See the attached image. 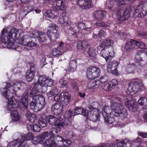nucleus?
Segmentation results:
<instances>
[{"mask_svg":"<svg viewBox=\"0 0 147 147\" xmlns=\"http://www.w3.org/2000/svg\"><path fill=\"white\" fill-rule=\"evenodd\" d=\"M35 33L37 35L35 36L34 34L33 36L34 37L37 38L41 43L44 42L46 41V35L42 34H40V32L38 31H36Z\"/></svg>","mask_w":147,"mask_h":147,"instance_id":"nucleus-30","label":"nucleus"},{"mask_svg":"<svg viewBox=\"0 0 147 147\" xmlns=\"http://www.w3.org/2000/svg\"><path fill=\"white\" fill-rule=\"evenodd\" d=\"M34 98L36 100V103L39 105L38 106V107H39L37 111H40L45 107V105L46 103L45 98L40 95H34Z\"/></svg>","mask_w":147,"mask_h":147,"instance_id":"nucleus-17","label":"nucleus"},{"mask_svg":"<svg viewBox=\"0 0 147 147\" xmlns=\"http://www.w3.org/2000/svg\"><path fill=\"white\" fill-rule=\"evenodd\" d=\"M135 48H139L140 49H146L147 48V46L142 42L136 40V43L135 44Z\"/></svg>","mask_w":147,"mask_h":147,"instance_id":"nucleus-40","label":"nucleus"},{"mask_svg":"<svg viewBox=\"0 0 147 147\" xmlns=\"http://www.w3.org/2000/svg\"><path fill=\"white\" fill-rule=\"evenodd\" d=\"M33 134L31 133L22 135L21 139L18 138L9 142L7 147H28L27 141L32 140L34 138Z\"/></svg>","mask_w":147,"mask_h":147,"instance_id":"nucleus-5","label":"nucleus"},{"mask_svg":"<svg viewBox=\"0 0 147 147\" xmlns=\"http://www.w3.org/2000/svg\"><path fill=\"white\" fill-rule=\"evenodd\" d=\"M96 35H98V36L100 38L104 37L107 35L106 32L104 30H101L99 31L98 34H96Z\"/></svg>","mask_w":147,"mask_h":147,"instance_id":"nucleus-51","label":"nucleus"},{"mask_svg":"<svg viewBox=\"0 0 147 147\" xmlns=\"http://www.w3.org/2000/svg\"><path fill=\"white\" fill-rule=\"evenodd\" d=\"M102 42L105 45V47L104 48L108 49L109 50H111V48H113L114 42L112 40L110 39H107L104 40Z\"/></svg>","mask_w":147,"mask_h":147,"instance_id":"nucleus-32","label":"nucleus"},{"mask_svg":"<svg viewBox=\"0 0 147 147\" xmlns=\"http://www.w3.org/2000/svg\"><path fill=\"white\" fill-rule=\"evenodd\" d=\"M125 104L127 108L131 111H136L138 109L136 104L132 100H127L125 102Z\"/></svg>","mask_w":147,"mask_h":147,"instance_id":"nucleus-21","label":"nucleus"},{"mask_svg":"<svg viewBox=\"0 0 147 147\" xmlns=\"http://www.w3.org/2000/svg\"><path fill=\"white\" fill-rule=\"evenodd\" d=\"M115 34L121 39L125 38L127 35V33L125 32L124 33L121 31H119L118 32H116L115 33Z\"/></svg>","mask_w":147,"mask_h":147,"instance_id":"nucleus-42","label":"nucleus"},{"mask_svg":"<svg viewBox=\"0 0 147 147\" xmlns=\"http://www.w3.org/2000/svg\"><path fill=\"white\" fill-rule=\"evenodd\" d=\"M103 88L105 90L107 91H110L111 90V88H112V87L109 82L108 83L105 84Z\"/></svg>","mask_w":147,"mask_h":147,"instance_id":"nucleus-54","label":"nucleus"},{"mask_svg":"<svg viewBox=\"0 0 147 147\" xmlns=\"http://www.w3.org/2000/svg\"><path fill=\"white\" fill-rule=\"evenodd\" d=\"M135 61L140 66L143 67L144 65V61H147V51L142 50L136 51Z\"/></svg>","mask_w":147,"mask_h":147,"instance_id":"nucleus-7","label":"nucleus"},{"mask_svg":"<svg viewBox=\"0 0 147 147\" xmlns=\"http://www.w3.org/2000/svg\"><path fill=\"white\" fill-rule=\"evenodd\" d=\"M54 83L53 81L50 78H47V86L50 87L52 86Z\"/></svg>","mask_w":147,"mask_h":147,"instance_id":"nucleus-53","label":"nucleus"},{"mask_svg":"<svg viewBox=\"0 0 147 147\" xmlns=\"http://www.w3.org/2000/svg\"><path fill=\"white\" fill-rule=\"evenodd\" d=\"M95 24L96 26H102L104 27H107L108 26V25L104 22H97Z\"/></svg>","mask_w":147,"mask_h":147,"instance_id":"nucleus-60","label":"nucleus"},{"mask_svg":"<svg viewBox=\"0 0 147 147\" xmlns=\"http://www.w3.org/2000/svg\"><path fill=\"white\" fill-rule=\"evenodd\" d=\"M103 117L105 122L107 123L111 124L114 121V118L113 117L109 116V115Z\"/></svg>","mask_w":147,"mask_h":147,"instance_id":"nucleus-45","label":"nucleus"},{"mask_svg":"<svg viewBox=\"0 0 147 147\" xmlns=\"http://www.w3.org/2000/svg\"><path fill=\"white\" fill-rule=\"evenodd\" d=\"M63 93V92H62L59 94H58L56 95L54 97L55 100L59 102H61L62 101H63L62 97Z\"/></svg>","mask_w":147,"mask_h":147,"instance_id":"nucleus-49","label":"nucleus"},{"mask_svg":"<svg viewBox=\"0 0 147 147\" xmlns=\"http://www.w3.org/2000/svg\"><path fill=\"white\" fill-rule=\"evenodd\" d=\"M63 96H64L63 97H62L63 101L64 100L66 103H69L71 98L70 95H68L67 92H63Z\"/></svg>","mask_w":147,"mask_h":147,"instance_id":"nucleus-43","label":"nucleus"},{"mask_svg":"<svg viewBox=\"0 0 147 147\" xmlns=\"http://www.w3.org/2000/svg\"><path fill=\"white\" fill-rule=\"evenodd\" d=\"M135 68V67L134 63L130 64L128 66V67L127 68V71L129 74L134 73Z\"/></svg>","mask_w":147,"mask_h":147,"instance_id":"nucleus-46","label":"nucleus"},{"mask_svg":"<svg viewBox=\"0 0 147 147\" xmlns=\"http://www.w3.org/2000/svg\"><path fill=\"white\" fill-rule=\"evenodd\" d=\"M82 44V46L84 49H87L89 47V44L87 43V41L84 40L81 41Z\"/></svg>","mask_w":147,"mask_h":147,"instance_id":"nucleus-59","label":"nucleus"},{"mask_svg":"<svg viewBox=\"0 0 147 147\" xmlns=\"http://www.w3.org/2000/svg\"><path fill=\"white\" fill-rule=\"evenodd\" d=\"M55 17L54 15L52 14V12L50 10L47 11V18H54Z\"/></svg>","mask_w":147,"mask_h":147,"instance_id":"nucleus-58","label":"nucleus"},{"mask_svg":"<svg viewBox=\"0 0 147 147\" xmlns=\"http://www.w3.org/2000/svg\"><path fill=\"white\" fill-rule=\"evenodd\" d=\"M54 7L59 10H63L65 7L63 0H58L55 1L52 4Z\"/></svg>","mask_w":147,"mask_h":147,"instance_id":"nucleus-24","label":"nucleus"},{"mask_svg":"<svg viewBox=\"0 0 147 147\" xmlns=\"http://www.w3.org/2000/svg\"><path fill=\"white\" fill-rule=\"evenodd\" d=\"M107 12L105 10H98L95 11L93 13L95 20H102L105 18Z\"/></svg>","mask_w":147,"mask_h":147,"instance_id":"nucleus-19","label":"nucleus"},{"mask_svg":"<svg viewBox=\"0 0 147 147\" xmlns=\"http://www.w3.org/2000/svg\"><path fill=\"white\" fill-rule=\"evenodd\" d=\"M136 43V40L131 39L130 41H128L125 47V50L128 51L131 49H135V44Z\"/></svg>","mask_w":147,"mask_h":147,"instance_id":"nucleus-27","label":"nucleus"},{"mask_svg":"<svg viewBox=\"0 0 147 147\" xmlns=\"http://www.w3.org/2000/svg\"><path fill=\"white\" fill-rule=\"evenodd\" d=\"M138 134L139 135L143 138H147V133H142L140 132H138Z\"/></svg>","mask_w":147,"mask_h":147,"instance_id":"nucleus-64","label":"nucleus"},{"mask_svg":"<svg viewBox=\"0 0 147 147\" xmlns=\"http://www.w3.org/2000/svg\"><path fill=\"white\" fill-rule=\"evenodd\" d=\"M46 132H44L39 136L38 142L36 145L35 147H46Z\"/></svg>","mask_w":147,"mask_h":147,"instance_id":"nucleus-22","label":"nucleus"},{"mask_svg":"<svg viewBox=\"0 0 147 147\" xmlns=\"http://www.w3.org/2000/svg\"><path fill=\"white\" fill-rule=\"evenodd\" d=\"M71 121H69L68 119H66L61 122H59V120H58L57 124H56V127L57 128L60 129L66 125H69L71 123Z\"/></svg>","mask_w":147,"mask_h":147,"instance_id":"nucleus-29","label":"nucleus"},{"mask_svg":"<svg viewBox=\"0 0 147 147\" xmlns=\"http://www.w3.org/2000/svg\"><path fill=\"white\" fill-rule=\"evenodd\" d=\"M47 147H62L60 145H59L54 141L53 136L48 140H47Z\"/></svg>","mask_w":147,"mask_h":147,"instance_id":"nucleus-31","label":"nucleus"},{"mask_svg":"<svg viewBox=\"0 0 147 147\" xmlns=\"http://www.w3.org/2000/svg\"><path fill=\"white\" fill-rule=\"evenodd\" d=\"M78 3L80 7L82 9L89 8L92 6V0H78Z\"/></svg>","mask_w":147,"mask_h":147,"instance_id":"nucleus-20","label":"nucleus"},{"mask_svg":"<svg viewBox=\"0 0 147 147\" xmlns=\"http://www.w3.org/2000/svg\"><path fill=\"white\" fill-rule=\"evenodd\" d=\"M26 116L28 120L32 123L34 122L36 118V115L34 114H32L29 111H26Z\"/></svg>","mask_w":147,"mask_h":147,"instance_id":"nucleus-34","label":"nucleus"},{"mask_svg":"<svg viewBox=\"0 0 147 147\" xmlns=\"http://www.w3.org/2000/svg\"><path fill=\"white\" fill-rule=\"evenodd\" d=\"M7 85L5 88L0 89L2 94L6 98H8L9 96L11 97V95L13 96V93L16 94V92L13 89L14 88H17L20 90L23 89L25 84L22 81H15L13 83V86L8 83Z\"/></svg>","mask_w":147,"mask_h":147,"instance_id":"nucleus-4","label":"nucleus"},{"mask_svg":"<svg viewBox=\"0 0 147 147\" xmlns=\"http://www.w3.org/2000/svg\"><path fill=\"white\" fill-rule=\"evenodd\" d=\"M77 49H79L83 50V46L81 41H78L77 42Z\"/></svg>","mask_w":147,"mask_h":147,"instance_id":"nucleus-63","label":"nucleus"},{"mask_svg":"<svg viewBox=\"0 0 147 147\" xmlns=\"http://www.w3.org/2000/svg\"><path fill=\"white\" fill-rule=\"evenodd\" d=\"M126 0H115V3H116L119 6L125 4Z\"/></svg>","mask_w":147,"mask_h":147,"instance_id":"nucleus-52","label":"nucleus"},{"mask_svg":"<svg viewBox=\"0 0 147 147\" xmlns=\"http://www.w3.org/2000/svg\"><path fill=\"white\" fill-rule=\"evenodd\" d=\"M67 115L68 116L69 118L67 119L69 120V121L71 120L72 121V119H71L73 115L74 116V115L73 114V113L72 111L70 110H69L68 111Z\"/></svg>","mask_w":147,"mask_h":147,"instance_id":"nucleus-62","label":"nucleus"},{"mask_svg":"<svg viewBox=\"0 0 147 147\" xmlns=\"http://www.w3.org/2000/svg\"><path fill=\"white\" fill-rule=\"evenodd\" d=\"M48 119V122L51 125H54L56 127V124H57L58 121V119L57 117H55L53 115H49L47 117Z\"/></svg>","mask_w":147,"mask_h":147,"instance_id":"nucleus-28","label":"nucleus"},{"mask_svg":"<svg viewBox=\"0 0 147 147\" xmlns=\"http://www.w3.org/2000/svg\"><path fill=\"white\" fill-rule=\"evenodd\" d=\"M118 63L116 61H113L109 62L107 64V69L109 73H111L115 75H117L118 71L117 70Z\"/></svg>","mask_w":147,"mask_h":147,"instance_id":"nucleus-16","label":"nucleus"},{"mask_svg":"<svg viewBox=\"0 0 147 147\" xmlns=\"http://www.w3.org/2000/svg\"><path fill=\"white\" fill-rule=\"evenodd\" d=\"M59 84L62 88H64L65 87L68 88L69 87L67 81L63 79L60 80Z\"/></svg>","mask_w":147,"mask_h":147,"instance_id":"nucleus-41","label":"nucleus"},{"mask_svg":"<svg viewBox=\"0 0 147 147\" xmlns=\"http://www.w3.org/2000/svg\"><path fill=\"white\" fill-rule=\"evenodd\" d=\"M142 88L141 83L139 82L135 81L130 83L128 89L130 92H134V94H136L142 89Z\"/></svg>","mask_w":147,"mask_h":147,"instance_id":"nucleus-14","label":"nucleus"},{"mask_svg":"<svg viewBox=\"0 0 147 147\" xmlns=\"http://www.w3.org/2000/svg\"><path fill=\"white\" fill-rule=\"evenodd\" d=\"M63 105L58 102L51 107V110L53 114L58 115L60 114L62 111Z\"/></svg>","mask_w":147,"mask_h":147,"instance_id":"nucleus-18","label":"nucleus"},{"mask_svg":"<svg viewBox=\"0 0 147 147\" xmlns=\"http://www.w3.org/2000/svg\"><path fill=\"white\" fill-rule=\"evenodd\" d=\"M88 110L87 116L86 117L87 118L90 119V120L94 121L99 120L100 113L99 110L94 108L92 106L90 105H88Z\"/></svg>","mask_w":147,"mask_h":147,"instance_id":"nucleus-8","label":"nucleus"},{"mask_svg":"<svg viewBox=\"0 0 147 147\" xmlns=\"http://www.w3.org/2000/svg\"><path fill=\"white\" fill-rule=\"evenodd\" d=\"M139 104L142 106H145L147 105V99L145 97L140 98L138 101Z\"/></svg>","mask_w":147,"mask_h":147,"instance_id":"nucleus-44","label":"nucleus"},{"mask_svg":"<svg viewBox=\"0 0 147 147\" xmlns=\"http://www.w3.org/2000/svg\"><path fill=\"white\" fill-rule=\"evenodd\" d=\"M58 91L57 88H54L53 89H51L49 93H47V94L48 97H51L57 94Z\"/></svg>","mask_w":147,"mask_h":147,"instance_id":"nucleus-48","label":"nucleus"},{"mask_svg":"<svg viewBox=\"0 0 147 147\" xmlns=\"http://www.w3.org/2000/svg\"><path fill=\"white\" fill-rule=\"evenodd\" d=\"M45 116H42V117H40L39 120L38 121L39 124L42 127H45L46 126V116H45V114L44 115Z\"/></svg>","mask_w":147,"mask_h":147,"instance_id":"nucleus-39","label":"nucleus"},{"mask_svg":"<svg viewBox=\"0 0 147 147\" xmlns=\"http://www.w3.org/2000/svg\"><path fill=\"white\" fill-rule=\"evenodd\" d=\"M100 82L99 81H93L89 82L88 84V87L89 89H92L94 88H96L98 86Z\"/></svg>","mask_w":147,"mask_h":147,"instance_id":"nucleus-35","label":"nucleus"},{"mask_svg":"<svg viewBox=\"0 0 147 147\" xmlns=\"http://www.w3.org/2000/svg\"><path fill=\"white\" fill-rule=\"evenodd\" d=\"M100 54L101 56L104 58L106 62L111 61L112 57L115 55L113 48H111V50L104 48L102 49Z\"/></svg>","mask_w":147,"mask_h":147,"instance_id":"nucleus-12","label":"nucleus"},{"mask_svg":"<svg viewBox=\"0 0 147 147\" xmlns=\"http://www.w3.org/2000/svg\"><path fill=\"white\" fill-rule=\"evenodd\" d=\"M30 69L28 70L26 73L25 77L27 81L28 82H31L33 79L34 72L36 69L34 63L33 62H31L29 63Z\"/></svg>","mask_w":147,"mask_h":147,"instance_id":"nucleus-13","label":"nucleus"},{"mask_svg":"<svg viewBox=\"0 0 147 147\" xmlns=\"http://www.w3.org/2000/svg\"><path fill=\"white\" fill-rule=\"evenodd\" d=\"M109 82L111 85L113 86H116L118 84V81L115 79L112 80L111 81Z\"/></svg>","mask_w":147,"mask_h":147,"instance_id":"nucleus-61","label":"nucleus"},{"mask_svg":"<svg viewBox=\"0 0 147 147\" xmlns=\"http://www.w3.org/2000/svg\"><path fill=\"white\" fill-rule=\"evenodd\" d=\"M65 45V44L63 42L60 44L59 47L53 49L52 51L53 55L54 56L58 55L59 58L60 57H63V56L62 55L65 51V48L64 47V46ZM63 59L64 58H63Z\"/></svg>","mask_w":147,"mask_h":147,"instance_id":"nucleus-15","label":"nucleus"},{"mask_svg":"<svg viewBox=\"0 0 147 147\" xmlns=\"http://www.w3.org/2000/svg\"><path fill=\"white\" fill-rule=\"evenodd\" d=\"M71 143V141L69 140H64L62 142L63 145H62V144H61V145H60L62 147H67Z\"/></svg>","mask_w":147,"mask_h":147,"instance_id":"nucleus-50","label":"nucleus"},{"mask_svg":"<svg viewBox=\"0 0 147 147\" xmlns=\"http://www.w3.org/2000/svg\"><path fill=\"white\" fill-rule=\"evenodd\" d=\"M48 28V31H49V32H51L52 31H54L55 30H57L58 27L55 24L51 23L49 24Z\"/></svg>","mask_w":147,"mask_h":147,"instance_id":"nucleus-47","label":"nucleus"},{"mask_svg":"<svg viewBox=\"0 0 147 147\" xmlns=\"http://www.w3.org/2000/svg\"><path fill=\"white\" fill-rule=\"evenodd\" d=\"M5 30V29L3 28L2 31L1 39L2 42L0 43L6 44L7 45L10 46V47L12 49L16 50L19 47L16 45L17 44L15 43V40L13 39V36L15 38L17 37L18 34L17 30L15 28H12L9 32H6L4 36Z\"/></svg>","mask_w":147,"mask_h":147,"instance_id":"nucleus-3","label":"nucleus"},{"mask_svg":"<svg viewBox=\"0 0 147 147\" xmlns=\"http://www.w3.org/2000/svg\"><path fill=\"white\" fill-rule=\"evenodd\" d=\"M77 67V61L75 60H72L69 62V66L67 70L71 72L75 71Z\"/></svg>","mask_w":147,"mask_h":147,"instance_id":"nucleus-33","label":"nucleus"},{"mask_svg":"<svg viewBox=\"0 0 147 147\" xmlns=\"http://www.w3.org/2000/svg\"><path fill=\"white\" fill-rule=\"evenodd\" d=\"M28 94L27 93L24 94L23 96L21 98L20 100V105L22 106V107L25 110H27L28 109Z\"/></svg>","mask_w":147,"mask_h":147,"instance_id":"nucleus-25","label":"nucleus"},{"mask_svg":"<svg viewBox=\"0 0 147 147\" xmlns=\"http://www.w3.org/2000/svg\"><path fill=\"white\" fill-rule=\"evenodd\" d=\"M89 56L91 58H95L96 55V50L93 47H89L87 51Z\"/></svg>","mask_w":147,"mask_h":147,"instance_id":"nucleus-36","label":"nucleus"},{"mask_svg":"<svg viewBox=\"0 0 147 147\" xmlns=\"http://www.w3.org/2000/svg\"><path fill=\"white\" fill-rule=\"evenodd\" d=\"M31 130L34 132H38L40 131L41 127L35 124H32L29 125Z\"/></svg>","mask_w":147,"mask_h":147,"instance_id":"nucleus-38","label":"nucleus"},{"mask_svg":"<svg viewBox=\"0 0 147 147\" xmlns=\"http://www.w3.org/2000/svg\"><path fill=\"white\" fill-rule=\"evenodd\" d=\"M46 76L45 75L40 76L39 77L38 82L34 84V87L30 91V96L33 97L32 102L30 103V106L32 109L36 108L37 106L39 105L37 103L36 100L34 98V95L37 92H40L42 91L41 87L45 86L46 84Z\"/></svg>","mask_w":147,"mask_h":147,"instance_id":"nucleus-2","label":"nucleus"},{"mask_svg":"<svg viewBox=\"0 0 147 147\" xmlns=\"http://www.w3.org/2000/svg\"><path fill=\"white\" fill-rule=\"evenodd\" d=\"M68 20V18L66 16V13L63 12L59 16L58 21L60 23L63 24L66 22Z\"/></svg>","mask_w":147,"mask_h":147,"instance_id":"nucleus-37","label":"nucleus"},{"mask_svg":"<svg viewBox=\"0 0 147 147\" xmlns=\"http://www.w3.org/2000/svg\"><path fill=\"white\" fill-rule=\"evenodd\" d=\"M26 45L29 47H36L37 44L36 43L32 42V41H29L28 42H26Z\"/></svg>","mask_w":147,"mask_h":147,"instance_id":"nucleus-56","label":"nucleus"},{"mask_svg":"<svg viewBox=\"0 0 147 147\" xmlns=\"http://www.w3.org/2000/svg\"><path fill=\"white\" fill-rule=\"evenodd\" d=\"M147 6V0L140 3L138 5L133 7L131 10L133 11L134 13H138L137 16L138 18H144L147 14L146 11L144 9V7Z\"/></svg>","mask_w":147,"mask_h":147,"instance_id":"nucleus-6","label":"nucleus"},{"mask_svg":"<svg viewBox=\"0 0 147 147\" xmlns=\"http://www.w3.org/2000/svg\"><path fill=\"white\" fill-rule=\"evenodd\" d=\"M116 14L118 20L120 21L126 20L130 16L129 10L126 9L121 8L117 10Z\"/></svg>","mask_w":147,"mask_h":147,"instance_id":"nucleus-11","label":"nucleus"},{"mask_svg":"<svg viewBox=\"0 0 147 147\" xmlns=\"http://www.w3.org/2000/svg\"><path fill=\"white\" fill-rule=\"evenodd\" d=\"M112 100L115 102L118 101L119 102H115L111 104V108L108 106H106L102 109V113L103 117L109 115L111 116L114 115L116 117L119 116L122 119H124L126 117L127 113L126 109L121 103V100L118 97H116L115 99L111 98Z\"/></svg>","mask_w":147,"mask_h":147,"instance_id":"nucleus-1","label":"nucleus"},{"mask_svg":"<svg viewBox=\"0 0 147 147\" xmlns=\"http://www.w3.org/2000/svg\"><path fill=\"white\" fill-rule=\"evenodd\" d=\"M13 96H9L7 98L8 99L9 102H8L7 108L9 111H11V114L12 115V120L16 122L18 121L20 119V115L17 111L15 109V108L13 106Z\"/></svg>","mask_w":147,"mask_h":147,"instance_id":"nucleus-9","label":"nucleus"},{"mask_svg":"<svg viewBox=\"0 0 147 147\" xmlns=\"http://www.w3.org/2000/svg\"><path fill=\"white\" fill-rule=\"evenodd\" d=\"M126 144L123 142H118L115 146V147H125Z\"/></svg>","mask_w":147,"mask_h":147,"instance_id":"nucleus-55","label":"nucleus"},{"mask_svg":"<svg viewBox=\"0 0 147 147\" xmlns=\"http://www.w3.org/2000/svg\"><path fill=\"white\" fill-rule=\"evenodd\" d=\"M99 68L95 66H90L86 70V77L88 79L94 80L99 77L100 74Z\"/></svg>","mask_w":147,"mask_h":147,"instance_id":"nucleus-10","label":"nucleus"},{"mask_svg":"<svg viewBox=\"0 0 147 147\" xmlns=\"http://www.w3.org/2000/svg\"><path fill=\"white\" fill-rule=\"evenodd\" d=\"M59 32L57 30H55L54 31L49 32V31L47 32V35L51 41L54 42L58 38Z\"/></svg>","mask_w":147,"mask_h":147,"instance_id":"nucleus-23","label":"nucleus"},{"mask_svg":"<svg viewBox=\"0 0 147 147\" xmlns=\"http://www.w3.org/2000/svg\"><path fill=\"white\" fill-rule=\"evenodd\" d=\"M74 110L75 113H74V116L78 114H81L85 117L87 116V113L86 110L82 108L81 107H75Z\"/></svg>","mask_w":147,"mask_h":147,"instance_id":"nucleus-26","label":"nucleus"},{"mask_svg":"<svg viewBox=\"0 0 147 147\" xmlns=\"http://www.w3.org/2000/svg\"><path fill=\"white\" fill-rule=\"evenodd\" d=\"M77 26V28L79 29V31L80 30H84L85 26V24L82 22H80L78 23Z\"/></svg>","mask_w":147,"mask_h":147,"instance_id":"nucleus-57","label":"nucleus"}]
</instances>
